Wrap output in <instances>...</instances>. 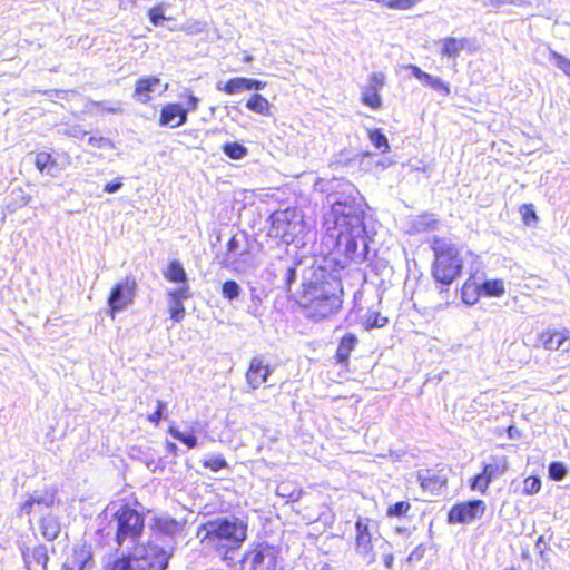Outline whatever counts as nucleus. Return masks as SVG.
Segmentation results:
<instances>
[{
  "label": "nucleus",
  "instance_id": "1",
  "mask_svg": "<svg viewBox=\"0 0 570 570\" xmlns=\"http://www.w3.org/2000/svg\"><path fill=\"white\" fill-rule=\"evenodd\" d=\"M337 229L335 248L343 256L344 266L361 264L367 258L365 213L355 200H336L330 210Z\"/></svg>",
  "mask_w": 570,
  "mask_h": 570
},
{
  "label": "nucleus",
  "instance_id": "2",
  "mask_svg": "<svg viewBox=\"0 0 570 570\" xmlns=\"http://www.w3.org/2000/svg\"><path fill=\"white\" fill-rule=\"evenodd\" d=\"M429 247L433 255L431 276L440 292H448L463 273L464 261L461 248L450 238L442 236L432 237Z\"/></svg>",
  "mask_w": 570,
  "mask_h": 570
},
{
  "label": "nucleus",
  "instance_id": "3",
  "mask_svg": "<svg viewBox=\"0 0 570 570\" xmlns=\"http://www.w3.org/2000/svg\"><path fill=\"white\" fill-rule=\"evenodd\" d=\"M247 522L236 517L217 518L203 524L202 542L210 546L228 559V553L238 550L247 539Z\"/></svg>",
  "mask_w": 570,
  "mask_h": 570
},
{
  "label": "nucleus",
  "instance_id": "4",
  "mask_svg": "<svg viewBox=\"0 0 570 570\" xmlns=\"http://www.w3.org/2000/svg\"><path fill=\"white\" fill-rule=\"evenodd\" d=\"M302 296L306 299L302 304L307 318L318 322L336 314L342 299L335 293H331L323 282L309 283L303 289Z\"/></svg>",
  "mask_w": 570,
  "mask_h": 570
},
{
  "label": "nucleus",
  "instance_id": "5",
  "mask_svg": "<svg viewBox=\"0 0 570 570\" xmlns=\"http://www.w3.org/2000/svg\"><path fill=\"white\" fill-rule=\"evenodd\" d=\"M167 552L154 542L135 546L127 556L118 558L109 570H165L168 563Z\"/></svg>",
  "mask_w": 570,
  "mask_h": 570
},
{
  "label": "nucleus",
  "instance_id": "6",
  "mask_svg": "<svg viewBox=\"0 0 570 570\" xmlns=\"http://www.w3.org/2000/svg\"><path fill=\"white\" fill-rule=\"evenodd\" d=\"M111 524L116 529V541L119 547L127 541L136 543L144 530V515L125 504L114 512Z\"/></svg>",
  "mask_w": 570,
  "mask_h": 570
},
{
  "label": "nucleus",
  "instance_id": "7",
  "mask_svg": "<svg viewBox=\"0 0 570 570\" xmlns=\"http://www.w3.org/2000/svg\"><path fill=\"white\" fill-rule=\"evenodd\" d=\"M136 291L137 282L134 276H127L111 287L107 297L111 318H115L117 312L122 311L134 302Z\"/></svg>",
  "mask_w": 570,
  "mask_h": 570
},
{
  "label": "nucleus",
  "instance_id": "8",
  "mask_svg": "<svg viewBox=\"0 0 570 570\" xmlns=\"http://www.w3.org/2000/svg\"><path fill=\"white\" fill-rule=\"evenodd\" d=\"M186 99L188 108H184L178 102L164 105L159 112V126L177 128L185 125L188 119V110H196L198 107V98L191 92L187 94Z\"/></svg>",
  "mask_w": 570,
  "mask_h": 570
},
{
  "label": "nucleus",
  "instance_id": "9",
  "mask_svg": "<svg viewBox=\"0 0 570 570\" xmlns=\"http://www.w3.org/2000/svg\"><path fill=\"white\" fill-rule=\"evenodd\" d=\"M302 224L282 215L272 220L269 234L285 244H293L299 238Z\"/></svg>",
  "mask_w": 570,
  "mask_h": 570
},
{
  "label": "nucleus",
  "instance_id": "10",
  "mask_svg": "<svg viewBox=\"0 0 570 570\" xmlns=\"http://www.w3.org/2000/svg\"><path fill=\"white\" fill-rule=\"evenodd\" d=\"M384 85L385 75L383 72H372L368 76L367 85L361 88V102L373 110L380 109L383 105L380 91Z\"/></svg>",
  "mask_w": 570,
  "mask_h": 570
},
{
  "label": "nucleus",
  "instance_id": "11",
  "mask_svg": "<svg viewBox=\"0 0 570 570\" xmlns=\"http://www.w3.org/2000/svg\"><path fill=\"white\" fill-rule=\"evenodd\" d=\"M484 511L485 503L482 500L456 504L449 512V521L452 523H469L480 519Z\"/></svg>",
  "mask_w": 570,
  "mask_h": 570
},
{
  "label": "nucleus",
  "instance_id": "12",
  "mask_svg": "<svg viewBox=\"0 0 570 570\" xmlns=\"http://www.w3.org/2000/svg\"><path fill=\"white\" fill-rule=\"evenodd\" d=\"M355 529V550L361 557L366 559L368 564H372L376 560V554L373 551V539L368 532V525L362 519H358Z\"/></svg>",
  "mask_w": 570,
  "mask_h": 570
},
{
  "label": "nucleus",
  "instance_id": "13",
  "mask_svg": "<svg viewBox=\"0 0 570 570\" xmlns=\"http://www.w3.org/2000/svg\"><path fill=\"white\" fill-rule=\"evenodd\" d=\"M539 340L543 347L551 352L570 351V332L558 330H544L540 333Z\"/></svg>",
  "mask_w": 570,
  "mask_h": 570
},
{
  "label": "nucleus",
  "instance_id": "14",
  "mask_svg": "<svg viewBox=\"0 0 570 570\" xmlns=\"http://www.w3.org/2000/svg\"><path fill=\"white\" fill-rule=\"evenodd\" d=\"M55 498L53 491H35L21 505V512L26 514L41 513L53 505Z\"/></svg>",
  "mask_w": 570,
  "mask_h": 570
},
{
  "label": "nucleus",
  "instance_id": "15",
  "mask_svg": "<svg viewBox=\"0 0 570 570\" xmlns=\"http://www.w3.org/2000/svg\"><path fill=\"white\" fill-rule=\"evenodd\" d=\"M160 85V79L156 76H146L136 80L132 98L144 105L153 100V92Z\"/></svg>",
  "mask_w": 570,
  "mask_h": 570
},
{
  "label": "nucleus",
  "instance_id": "16",
  "mask_svg": "<svg viewBox=\"0 0 570 570\" xmlns=\"http://www.w3.org/2000/svg\"><path fill=\"white\" fill-rule=\"evenodd\" d=\"M22 556L28 570H47L49 557L45 546L27 548L22 551Z\"/></svg>",
  "mask_w": 570,
  "mask_h": 570
},
{
  "label": "nucleus",
  "instance_id": "17",
  "mask_svg": "<svg viewBox=\"0 0 570 570\" xmlns=\"http://www.w3.org/2000/svg\"><path fill=\"white\" fill-rule=\"evenodd\" d=\"M417 480L421 487L431 492L438 493L442 488L446 485V475L441 471L423 470L417 472Z\"/></svg>",
  "mask_w": 570,
  "mask_h": 570
},
{
  "label": "nucleus",
  "instance_id": "18",
  "mask_svg": "<svg viewBox=\"0 0 570 570\" xmlns=\"http://www.w3.org/2000/svg\"><path fill=\"white\" fill-rule=\"evenodd\" d=\"M411 75L415 77L417 80L422 81L425 86L430 87L432 90L438 91L442 94L443 96H449L451 92V89L448 83H445L443 80H441L438 77H433L430 73L421 70L415 65H410L407 67Z\"/></svg>",
  "mask_w": 570,
  "mask_h": 570
},
{
  "label": "nucleus",
  "instance_id": "19",
  "mask_svg": "<svg viewBox=\"0 0 570 570\" xmlns=\"http://www.w3.org/2000/svg\"><path fill=\"white\" fill-rule=\"evenodd\" d=\"M269 375V366L264 363L263 358H253L246 373V380L252 389L259 387L266 382Z\"/></svg>",
  "mask_w": 570,
  "mask_h": 570
},
{
  "label": "nucleus",
  "instance_id": "20",
  "mask_svg": "<svg viewBox=\"0 0 570 570\" xmlns=\"http://www.w3.org/2000/svg\"><path fill=\"white\" fill-rule=\"evenodd\" d=\"M475 279V274H471L460 288V297L466 305H474L482 296V289Z\"/></svg>",
  "mask_w": 570,
  "mask_h": 570
},
{
  "label": "nucleus",
  "instance_id": "21",
  "mask_svg": "<svg viewBox=\"0 0 570 570\" xmlns=\"http://www.w3.org/2000/svg\"><path fill=\"white\" fill-rule=\"evenodd\" d=\"M468 43L466 38L445 37L441 40L440 53L442 57L456 59Z\"/></svg>",
  "mask_w": 570,
  "mask_h": 570
},
{
  "label": "nucleus",
  "instance_id": "22",
  "mask_svg": "<svg viewBox=\"0 0 570 570\" xmlns=\"http://www.w3.org/2000/svg\"><path fill=\"white\" fill-rule=\"evenodd\" d=\"M170 296L174 298L175 303L170 306V318L175 322H179L183 320L185 315V308L181 304V299H186L189 297L188 287L183 286L177 288L170 293Z\"/></svg>",
  "mask_w": 570,
  "mask_h": 570
},
{
  "label": "nucleus",
  "instance_id": "23",
  "mask_svg": "<svg viewBox=\"0 0 570 570\" xmlns=\"http://www.w3.org/2000/svg\"><path fill=\"white\" fill-rule=\"evenodd\" d=\"M245 107L257 115L271 116L272 104L261 94H253L245 102Z\"/></svg>",
  "mask_w": 570,
  "mask_h": 570
},
{
  "label": "nucleus",
  "instance_id": "24",
  "mask_svg": "<svg viewBox=\"0 0 570 570\" xmlns=\"http://www.w3.org/2000/svg\"><path fill=\"white\" fill-rule=\"evenodd\" d=\"M508 470V460L504 455H493L489 462L484 464L483 472L488 478L494 480Z\"/></svg>",
  "mask_w": 570,
  "mask_h": 570
},
{
  "label": "nucleus",
  "instance_id": "25",
  "mask_svg": "<svg viewBox=\"0 0 570 570\" xmlns=\"http://www.w3.org/2000/svg\"><path fill=\"white\" fill-rule=\"evenodd\" d=\"M164 277L170 283L184 284L187 286V275L181 265L177 259H173L168 263L167 267L163 271Z\"/></svg>",
  "mask_w": 570,
  "mask_h": 570
},
{
  "label": "nucleus",
  "instance_id": "26",
  "mask_svg": "<svg viewBox=\"0 0 570 570\" xmlns=\"http://www.w3.org/2000/svg\"><path fill=\"white\" fill-rule=\"evenodd\" d=\"M217 89L225 95L233 96L238 95L244 91H248L247 78L245 77H235L230 78L224 83H218Z\"/></svg>",
  "mask_w": 570,
  "mask_h": 570
},
{
  "label": "nucleus",
  "instance_id": "27",
  "mask_svg": "<svg viewBox=\"0 0 570 570\" xmlns=\"http://www.w3.org/2000/svg\"><path fill=\"white\" fill-rule=\"evenodd\" d=\"M91 560V554L86 548L75 550L72 560L63 563L61 570H85Z\"/></svg>",
  "mask_w": 570,
  "mask_h": 570
},
{
  "label": "nucleus",
  "instance_id": "28",
  "mask_svg": "<svg viewBox=\"0 0 570 570\" xmlns=\"http://www.w3.org/2000/svg\"><path fill=\"white\" fill-rule=\"evenodd\" d=\"M482 295L488 297H501L505 293L504 282L502 279H487L481 285Z\"/></svg>",
  "mask_w": 570,
  "mask_h": 570
},
{
  "label": "nucleus",
  "instance_id": "29",
  "mask_svg": "<svg viewBox=\"0 0 570 570\" xmlns=\"http://www.w3.org/2000/svg\"><path fill=\"white\" fill-rule=\"evenodd\" d=\"M40 529L47 540H55L60 533V523L57 518L48 515L41 520Z\"/></svg>",
  "mask_w": 570,
  "mask_h": 570
},
{
  "label": "nucleus",
  "instance_id": "30",
  "mask_svg": "<svg viewBox=\"0 0 570 570\" xmlns=\"http://www.w3.org/2000/svg\"><path fill=\"white\" fill-rule=\"evenodd\" d=\"M155 529L166 535H173L180 530V524L169 517H158L155 519Z\"/></svg>",
  "mask_w": 570,
  "mask_h": 570
},
{
  "label": "nucleus",
  "instance_id": "31",
  "mask_svg": "<svg viewBox=\"0 0 570 570\" xmlns=\"http://www.w3.org/2000/svg\"><path fill=\"white\" fill-rule=\"evenodd\" d=\"M357 343L358 340L355 334H345L337 345L336 356H348L355 350Z\"/></svg>",
  "mask_w": 570,
  "mask_h": 570
},
{
  "label": "nucleus",
  "instance_id": "32",
  "mask_svg": "<svg viewBox=\"0 0 570 570\" xmlns=\"http://www.w3.org/2000/svg\"><path fill=\"white\" fill-rule=\"evenodd\" d=\"M35 166L39 173H48L50 169L57 167V160L51 153L40 151L35 157Z\"/></svg>",
  "mask_w": 570,
  "mask_h": 570
},
{
  "label": "nucleus",
  "instance_id": "33",
  "mask_svg": "<svg viewBox=\"0 0 570 570\" xmlns=\"http://www.w3.org/2000/svg\"><path fill=\"white\" fill-rule=\"evenodd\" d=\"M389 322L386 316H383L377 311H368L363 320V327L365 330L382 328Z\"/></svg>",
  "mask_w": 570,
  "mask_h": 570
},
{
  "label": "nucleus",
  "instance_id": "34",
  "mask_svg": "<svg viewBox=\"0 0 570 570\" xmlns=\"http://www.w3.org/2000/svg\"><path fill=\"white\" fill-rule=\"evenodd\" d=\"M367 136L373 146L377 148L381 153L385 154L390 150L389 140L381 129H370Z\"/></svg>",
  "mask_w": 570,
  "mask_h": 570
},
{
  "label": "nucleus",
  "instance_id": "35",
  "mask_svg": "<svg viewBox=\"0 0 570 570\" xmlns=\"http://www.w3.org/2000/svg\"><path fill=\"white\" fill-rule=\"evenodd\" d=\"M222 149L224 154L233 160L242 159L247 155V148L236 141L224 144Z\"/></svg>",
  "mask_w": 570,
  "mask_h": 570
},
{
  "label": "nucleus",
  "instance_id": "36",
  "mask_svg": "<svg viewBox=\"0 0 570 570\" xmlns=\"http://www.w3.org/2000/svg\"><path fill=\"white\" fill-rule=\"evenodd\" d=\"M519 213L521 215L523 224L527 226L537 224L539 220V217L532 204H522L519 207Z\"/></svg>",
  "mask_w": 570,
  "mask_h": 570
},
{
  "label": "nucleus",
  "instance_id": "37",
  "mask_svg": "<svg viewBox=\"0 0 570 570\" xmlns=\"http://www.w3.org/2000/svg\"><path fill=\"white\" fill-rule=\"evenodd\" d=\"M169 433L171 434L173 438L183 442L189 449H194L197 446V439H196V436H194L191 434L181 433L176 428H169Z\"/></svg>",
  "mask_w": 570,
  "mask_h": 570
},
{
  "label": "nucleus",
  "instance_id": "38",
  "mask_svg": "<svg viewBox=\"0 0 570 570\" xmlns=\"http://www.w3.org/2000/svg\"><path fill=\"white\" fill-rule=\"evenodd\" d=\"M222 294L225 298L232 301L239 295V285L233 279H228L222 285Z\"/></svg>",
  "mask_w": 570,
  "mask_h": 570
},
{
  "label": "nucleus",
  "instance_id": "39",
  "mask_svg": "<svg viewBox=\"0 0 570 570\" xmlns=\"http://www.w3.org/2000/svg\"><path fill=\"white\" fill-rule=\"evenodd\" d=\"M375 541L376 542L380 541L379 548L383 552L382 558H383V562H384L385 567L387 569H392L393 568L394 556L391 552L390 543L386 540H384V539L380 540L379 538L375 539Z\"/></svg>",
  "mask_w": 570,
  "mask_h": 570
},
{
  "label": "nucleus",
  "instance_id": "40",
  "mask_svg": "<svg viewBox=\"0 0 570 570\" xmlns=\"http://www.w3.org/2000/svg\"><path fill=\"white\" fill-rule=\"evenodd\" d=\"M491 479L487 476V474H484V472L482 471L480 474L475 475L472 483H471V489L474 490V491H480L482 493H484L487 491V489L489 488V484L491 483Z\"/></svg>",
  "mask_w": 570,
  "mask_h": 570
},
{
  "label": "nucleus",
  "instance_id": "41",
  "mask_svg": "<svg viewBox=\"0 0 570 570\" xmlns=\"http://www.w3.org/2000/svg\"><path fill=\"white\" fill-rule=\"evenodd\" d=\"M550 57L553 59L557 67L561 69L566 76L570 77V60L556 51H551Z\"/></svg>",
  "mask_w": 570,
  "mask_h": 570
},
{
  "label": "nucleus",
  "instance_id": "42",
  "mask_svg": "<svg viewBox=\"0 0 570 570\" xmlns=\"http://www.w3.org/2000/svg\"><path fill=\"white\" fill-rule=\"evenodd\" d=\"M147 16L149 17V20L153 26L160 24L161 21H164L166 18L163 13V4H155L153 6L148 12Z\"/></svg>",
  "mask_w": 570,
  "mask_h": 570
},
{
  "label": "nucleus",
  "instance_id": "43",
  "mask_svg": "<svg viewBox=\"0 0 570 570\" xmlns=\"http://www.w3.org/2000/svg\"><path fill=\"white\" fill-rule=\"evenodd\" d=\"M410 508L411 505L407 501H400L391 505L386 513L389 517H401L404 515L410 510Z\"/></svg>",
  "mask_w": 570,
  "mask_h": 570
},
{
  "label": "nucleus",
  "instance_id": "44",
  "mask_svg": "<svg viewBox=\"0 0 570 570\" xmlns=\"http://www.w3.org/2000/svg\"><path fill=\"white\" fill-rule=\"evenodd\" d=\"M567 470L562 463L553 462L550 464L549 474L553 480H562L566 476Z\"/></svg>",
  "mask_w": 570,
  "mask_h": 570
},
{
  "label": "nucleus",
  "instance_id": "45",
  "mask_svg": "<svg viewBox=\"0 0 570 570\" xmlns=\"http://www.w3.org/2000/svg\"><path fill=\"white\" fill-rule=\"evenodd\" d=\"M541 488V481L538 478L529 476L524 480V492L528 494H534L539 492Z\"/></svg>",
  "mask_w": 570,
  "mask_h": 570
},
{
  "label": "nucleus",
  "instance_id": "46",
  "mask_svg": "<svg viewBox=\"0 0 570 570\" xmlns=\"http://www.w3.org/2000/svg\"><path fill=\"white\" fill-rule=\"evenodd\" d=\"M204 466L217 472L226 466V461L222 456H213L204 462Z\"/></svg>",
  "mask_w": 570,
  "mask_h": 570
},
{
  "label": "nucleus",
  "instance_id": "47",
  "mask_svg": "<svg viewBox=\"0 0 570 570\" xmlns=\"http://www.w3.org/2000/svg\"><path fill=\"white\" fill-rule=\"evenodd\" d=\"M165 407V403L161 401L157 402V410L148 416V421L154 423L155 425H158L161 415H163V409Z\"/></svg>",
  "mask_w": 570,
  "mask_h": 570
},
{
  "label": "nucleus",
  "instance_id": "48",
  "mask_svg": "<svg viewBox=\"0 0 570 570\" xmlns=\"http://www.w3.org/2000/svg\"><path fill=\"white\" fill-rule=\"evenodd\" d=\"M88 144L90 146H92L94 148L100 149V148H104V147L108 146L109 145V140L107 138H105V137H101V136H99V137L91 136L88 139Z\"/></svg>",
  "mask_w": 570,
  "mask_h": 570
},
{
  "label": "nucleus",
  "instance_id": "49",
  "mask_svg": "<svg viewBox=\"0 0 570 570\" xmlns=\"http://www.w3.org/2000/svg\"><path fill=\"white\" fill-rule=\"evenodd\" d=\"M266 81H262V80H258V79H253V78H247V86H248V91L250 90H255V91H258V90H262L266 87Z\"/></svg>",
  "mask_w": 570,
  "mask_h": 570
},
{
  "label": "nucleus",
  "instance_id": "50",
  "mask_svg": "<svg viewBox=\"0 0 570 570\" xmlns=\"http://www.w3.org/2000/svg\"><path fill=\"white\" fill-rule=\"evenodd\" d=\"M425 549L422 546H417L407 557V562L419 561L424 557Z\"/></svg>",
  "mask_w": 570,
  "mask_h": 570
},
{
  "label": "nucleus",
  "instance_id": "51",
  "mask_svg": "<svg viewBox=\"0 0 570 570\" xmlns=\"http://www.w3.org/2000/svg\"><path fill=\"white\" fill-rule=\"evenodd\" d=\"M122 186V183L120 181V179H117V180H114V181H110V183H107L104 187V190L106 193H115L117 191L118 189H120V187Z\"/></svg>",
  "mask_w": 570,
  "mask_h": 570
},
{
  "label": "nucleus",
  "instance_id": "52",
  "mask_svg": "<svg viewBox=\"0 0 570 570\" xmlns=\"http://www.w3.org/2000/svg\"><path fill=\"white\" fill-rule=\"evenodd\" d=\"M263 553L262 552H256L253 557V566L254 568H256L262 561H263Z\"/></svg>",
  "mask_w": 570,
  "mask_h": 570
},
{
  "label": "nucleus",
  "instance_id": "53",
  "mask_svg": "<svg viewBox=\"0 0 570 570\" xmlns=\"http://www.w3.org/2000/svg\"><path fill=\"white\" fill-rule=\"evenodd\" d=\"M508 435L510 439H517L520 436L519 430L514 426L508 429Z\"/></svg>",
  "mask_w": 570,
  "mask_h": 570
},
{
  "label": "nucleus",
  "instance_id": "54",
  "mask_svg": "<svg viewBox=\"0 0 570 570\" xmlns=\"http://www.w3.org/2000/svg\"><path fill=\"white\" fill-rule=\"evenodd\" d=\"M237 244L238 243H237V239L235 237L229 238L228 242H227V249L228 250H233L234 248H236Z\"/></svg>",
  "mask_w": 570,
  "mask_h": 570
},
{
  "label": "nucleus",
  "instance_id": "55",
  "mask_svg": "<svg viewBox=\"0 0 570 570\" xmlns=\"http://www.w3.org/2000/svg\"><path fill=\"white\" fill-rule=\"evenodd\" d=\"M166 448L168 450V452L175 454L176 453V450H177V445L173 442H167L166 444Z\"/></svg>",
  "mask_w": 570,
  "mask_h": 570
},
{
  "label": "nucleus",
  "instance_id": "56",
  "mask_svg": "<svg viewBox=\"0 0 570 570\" xmlns=\"http://www.w3.org/2000/svg\"><path fill=\"white\" fill-rule=\"evenodd\" d=\"M243 61L246 62V63H249L253 61V57L250 55H246L244 58H243Z\"/></svg>",
  "mask_w": 570,
  "mask_h": 570
},
{
  "label": "nucleus",
  "instance_id": "57",
  "mask_svg": "<svg viewBox=\"0 0 570 570\" xmlns=\"http://www.w3.org/2000/svg\"><path fill=\"white\" fill-rule=\"evenodd\" d=\"M277 493H278L279 495H283V497L285 495V493L283 492V485H279V487L277 488Z\"/></svg>",
  "mask_w": 570,
  "mask_h": 570
},
{
  "label": "nucleus",
  "instance_id": "58",
  "mask_svg": "<svg viewBox=\"0 0 570 570\" xmlns=\"http://www.w3.org/2000/svg\"><path fill=\"white\" fill-rule=\"evenodd\" d=\"M120 109L119 108H111L109 109L110 112H118Z\"/></svg>",
  "mask_w": 570,
  "mask_h": 570
},
{
  "label": "nucleus",
  "instance_id": "59",
  "mask_svg": "<svg viewBox=\"0 0 570 570\" xmlns=\"http://www.w3.org/2000/svg\"><path fill=\"white\" fill-rule=\"evenodd\" d=\"M504 570H515V569H513V568H509V569H504Z\"/></svg>",
  "mask_w": 570,
  "mask_h": 570
}]
</instances>
